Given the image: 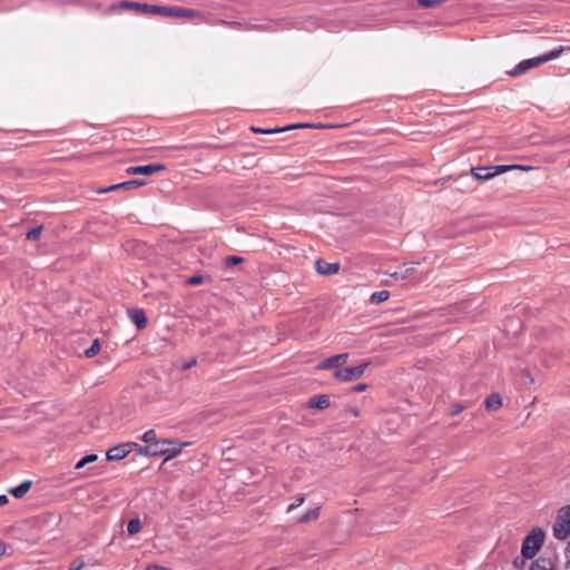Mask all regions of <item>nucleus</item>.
Segmentation results:
<instances>
[{"instance_id":"f257e3e1","label":"nucleus","mask_w":570,"mask_h":570,"mask_svg":"<svg viewBox=\"0 0 570 570\" xmlns=\"http://www.w3.org/2000/svg\"><path fill=\"white\" fill-rule=\"evenodd\" d=\"M544 531L539 527L533 528L522 542L521 557L514 559V568L520 570L523 569L527 560L534 558V556L540 551L544 543Z\"/></svg>"},{"instance_id":"f03ea898","label":"nucleus","mask_w":570,"mask_h":570,"mask_svg":"<svg viewBox=\"0 0 570 570\" xmlns=\"http://www.w3.org/2000/svg\"><path fill=\"white\" fill-rule=\"evenodd\" d=\"M563 48L553 49L544 55H541L539 57L524 59L520 61L513 69L508 71V75L511 77H518L520 75L525 73L532 68L539 67L542 63L549 62L551 60H554L560 57L562 53Z\"/></svg>"},{"instance_id":"7ed1b4c3","label":"nucleus","mask_w":570,"mask_h":570,"mask_svg":"<svg viewBox=\"0 0 570 570\" xmlns=\"http://www.w3.org/2000/svg\"><path fill=\"white\" fill-rule=\"evenodd\" d=\"M515 168L524 169V167L518 165H495L487 167H474L471 169V174L474 179L485 181Z\"/></svg>"},{"instance_id":"20e7f679","label":"nucleus","mask_w":570,"mask_h":570,"mask_svg":"<svg viewBox=\"0 0 570 570\" xmlns=\"http://www.w3.org/2000/svg\"><path fill=\"white\" fill-rule=\"evenodd\" d=\"M552 531L558 540H566L570 535V504L559 510Z\"/></svg>"},{"instance_id":"39448f33","label":"nucleus","mask_w":570,"mask_h":570,"mask_svg":"<svg viewBox=\"0 0 570 570\" xmlns=\"http://www.w3.org/2000/svg\"><path fill=\"white\" fill-rule=\"evenodd\" d=\"M370 362H363L353 367L337 368L333 375L336 380L342 382H352L363 376L365 370L368 367Z\"/></svg>"},{"instance_id":"423d86ee","label":"nucleus","mask_w":570,"mask_h":570,"mask_svg":"<svg viewBox=\"0 0 570 570\" xmlns=\"http://www.w3.org/2000/svg\"><path fill=\"white\" fill-rule=\"evenodd\" d=\"M114 8H125V9H131L139 11L145 14H158L164 16L165 13V6H154V4H147V3H139V2H129V1H122L118 3L117 6H114Z\"/></svg>"},{"instance_id":"0eeeda50","label":"nucleus","mask_w":570,"mask_h":570,"mask_svg":"<svg viewBox=\"0 0 570 570\" xmlns=\"http://www.w3.org/2000/svg\"><path fill=\"white\" fill-rule=\"evenodd\" d=\"M171 442L168 440L158 441L154 448L144 446V455L146 456H157L163 454H168V458H171L180 452V448L170 449Z\"/></svg>"},{"instance_id":"6e6552de","label":"nucleus","mask_w":570,"mask_h":570,"mask_svg":"<svg viewBox=\"0 0 570 570\" xmlns=\"http://www.w3.org/2000/svg\"><path fill=\"white\" fill-rule=\"evenodd\" d=\"M164 17L193 19V18L200 17V12L197 10L186 9V8H181V7L165 6Z\"/></svg>"},{"instance_id":"1a4fd4ad","label":"nucleus","mask_w":570,"mask_h":570,"mask_svg":"<svg viewBox=\"0 0 570 570\" xmlns=\"http://www.w3.org/2000/svg\"><path fill=\"white\" fill-rule=\"evenodd\" d=\"M165 169L161 164H149L144 166H130L126 169L128 175H145L150 176Z\"/></svg>"},{"instance_id":"9d476101","label":"nucleus","mask_w":570,"mask_h":570,"mask_svg":"<svg viewBox=\"0 0 570 570\" xmlns=\"http://www.w3.org/2000/svg\"><path fill=\"white\" fill-rule=\"evenodd\" d=\"M315 269L321 275H334L340 271V263H327L324 259H317Z\"/></svg>"},{"instance_id":"9b49d317","label":"nucleus","mask_w":570,"mask_h":570,"mask_svg":"<svg viewBox=\"0 0 570 570\" xmlns=\"http://www.w3.org/2000/svg\"><path fill=\"white\" fill-rule=\"evenodd\" d=\"M348 358L347 353L337 354L334 356H331L328 358L323 360L318 365V370H328L331 367L337 366L342 363H345Z\"/></svg>"},{"instance_id":"f8f14e48","label":"nucleus","mask_w":570,"mask_h":570,"mask_svg":"<svg viewBox=\"0 0 570 570\" xmlns=\"http://www.w3.org/2000/svg\"><path fill=\"white\" fill-rule=\"evenodd\" d=\"M130 321L137 326L138 330H144L147 325V317L142 309L131 308L128 311Z\"/></svg>"},{"instance_id":"ddd939ff","label":"nucleus","mask_w":570,"mask_h":570,"mask_svg":"<svg viewBox=\"0 0 570 570\" xmlns=\"http://www.w3.org/2000/svg\"><path fill=\"white\" fill-rule=\"evenodd\" d=\"M142 185H145L144 180L132 179V180L124 181L120 184L111 185L107 188L100 189L99 193H108V191L119 190V189L129 190V189L137 188Z\"/></svg>"},{"instance_id":"4468645a","label":"nucleus","mask_w":570,"mask_h":570,"mask_svg":"<svg viewBox=\"0 0 570 570\" xmlns=\"http://www.w3.org/2000/svg\"><path fill=\"white\" fill-rule=\"evenodd\" d=\"M415 267H414V264H404L403 266H401L399 269L394 271V272H386V274L399 281V279H405L407 278L410 275L413 274Z\"/></svg>"},{"instance_id":"2eb2a0df","label":"nucleus","mask_w":570,"mask_h":570,"mask_svg":"<svg viewBox=\"0 0 570 570\" xmlns=\"http://www.w3.org/2000/svg\"><path fill=\"white\" fill-rule=\"evenodd\" d=\"M311 127H314V126L311 124H297V125H293V126H288V127H284V128H272V129H262V128L252 127V130L257 134L271 135V134H276V132H284L289 129L311 128Z\"/></svg>"},{"instance_id":"dca6fc26","label":"nucleus","mask_w":570,"mask_h":570,"mask_svg":"<svg viewBox=\"0 0 570 570\" xmlns=\"http://www.w3.org/2000/svg\"><path fill=\"white\" fill-rule=\"evenodd\" d=\"M127 451L122 444H118L109 449L106 453L108 461H120L127 456Z\"/></svg>"},{"instance_id":"f3484780","label":"nucleus","mask_w":570,"mask_h":570,"mask_svg":"<svg viewBox=\"0 0 570 570\" xmlns=\"http://www.w3.org/2000/svg\"><path fill=\"white\" fill-rule=\"evenodd\" d=\"M31 487H32V481L26 480L22 483H20L19 485L11 488L9 490V493L11 495H13L16 499H21L29 492Z\"/></svg>"},{"instance_id":"a211bd4d","label":"nucleus","mask_w":570,"mask_h":570,"mask_svg":"<svg viewBox=\"0 0 570 570\" xmlns=\"http://www.w3.org/2000/svg\"><path fill=\"white\" fill-rule=\"evenodd\" d=\"M309 407L317 409V410H325L330 406V397L326 394H321L312 397L309 400Z\"/></svg>"},{"instance_id":"6ab92c4d","label":"nucleus","mask_w":570,"mask_h":570,"mask_svg":"<svg viewBox=\"0 0 570 570\" xmlns=\"http://www.w3.org/2000/svg\"><path fill=\"white\" fill-rule=\"evenodd\" d=\"M529 570H553V563L550 559L540 557L531 562Z\"/></svg>"},{"instance_id":"aec40b11","label":"nucleus","mask_w":570,"mask_h":570,"mask_svg":"<svg viewBox=\"0 0 570 570\" xmlns=\"http://www.w3.org/2000/svg\"><path fill=\"white\" fill-rule=\"evenodd\" d=\"M320 515V508L309 509L304 514L297 517V522L305 523L317 519Z\"/></svg>"},{"instance_id":"412c9836","label":"nucleus","mask_w":570,"mask_h":570,"mask_svg":"<svg viewBox=\"0 0 570 570\" xmlns=\"http://www.w3.org/2000/svg\"><path fill=\"white\" fill-rule=\"evenodd\" d=\"M389 298H390V292L389 291H380V292H374L371 295L370 302L372 304L379 305V304L387 301Z\"/></svg>"},{"instance_id":"4be33fe9","label":"nucleus","mask_w":570,"mask_h":570,"mask_svg":"<svg viewBox=\"0 0 570 570\" xmlns=\"http://www.w3.org/2000/svg\"><path fill=\"white\" fill-rule=\"evenodd\" d=\"M484 404L488 410H498L502 405V401L500 395L491 394L487 397Z\"/></svg>"},{"instance_id":"5701e85b","label":"nucleus","mask_w":570,"mask_h":570,"mask_svg":"<svg viewBox=\"0 0 570 570\" xmlns=\"http://www.w3.org/2000/svg\"><path fill=\"white\" fill-rule=\"evenodd\" d=\"M142 441L146 443L145 446L154 448L155 444L158 442L156 432L154 430L146 431L142 435Z\"/></svg>"},{"instance_id":"b1692460","label":"nucleus","mask_w":570,"mask_h":570,"mask_svg":"<svg viewBox=\"0 0 570 570\" xmlns=\"http://www.w3.org/2000/svg\"><path fill=\"white\" fill-rule=\"evenodd\" d=\"M141 530V521L138 518L131 519L127 523V532L130 535L138 533Z\"/></svg>"},{"instance_id":"393cba45","label":"nucleus","mask_w":570,"mask_h":570,"mask_svg":"<svg viewBox=\"0 0 570 570\" xmlns=\"http://www.w3.org/2000/svg\"><path fill=\"white\" fill-rule=\"evenodd\" d=\"M97 460H98L97 454H88L76 463L75 469L80 470V469L85 468L87 464L96 462Z\"/></svg>"},{"instance_id":"a878e982","label":"nucleus","mask_w":570,"mask_h":570,"mask_svg":"<svg viewBox=\"0 0 570 570\" xmlns=\"http://www.w3.org/2000/svg\"><path fill=\"white\" fill-rule=\"evenodd\" d=\"M122 445H124L125 450L127 451V454H129L131 452H136L138 454L144 455V446L138 443L127 442V443H122Z\"/></svg>"},{"instance_id":"bb28decb","label":"nucleus","mask_w":570,"mask_h":570,"mask_svg":"<svg viewBox=\"0 0 570 570\" xmlns=\"http://www.w3.org/2000/svg\"><path fill=\"white\" fill-rule=\"evenodd\" d=\"M100 351V343L98 340H95L91 344L90 347H88L87 350H85V355L86 357H94L95 355H97Z\"/></svg>"},{"instance_id":"cd10ccee","label":"nucleus","mask_w":570,"mask_h":570,"mask_svg":"<svg viewBox=\"0 0 570 570\" xmlns=\"http://www.w3.org/2000/svg\"><path fill=\"white\" fill-rule=\"evenodd\" d=\"M42 234V226H37L27 233V239L37 240Z\"/></svg>"},{"instance_id":"c85d7f7f","label":"nucleus","mask_w":570,"mask_h":570,"mask_svg":"<svg viewBox=\"0 0 570 570\" xmlns=\"http://www.w3.org/2000/svg\"><path fill=\"white\" fill-rule=\"evenodd\" d=\"M444 0H417V3L424 8H432L443 3Z\"/></svg>"},{"instance_id":"c756f323","label":"nucleus","mask_w":570,"mask_h":570,"mask_svg":"<svg viewBox=\"0 0 570 570\" xmlns=\"http://www.w3.org/2000/svg\"><path fill=\"white\" fill-rule=\"evenodd\" d=\"M244 259L240 256H229L226 258V265L227 266L237 265V264L242 263Z\"/></svg>"},{"instance_id":"7c9ffc66","label":"nucleus","mask_w":570,"mask_h":570,"mask_svg":"<svg viewBox=\"0 0 570 570\" xmlns=\"http://www.w3.org/2000/svg\"><path fill=\"white\" fill-rule=\"evenodd\" d=\"M303 503H304V498H303V497L297 498L293 503H291V504L287 507V512L293 511L294 509L298 508V507H299V505H302Z\"/></svg>"},{"instance_id":"2f4dec72","label":"nucleus","mask_w":570,"mask_h":570,"mask_svg":"<svg viewBox=\"0 0 570 570\" xmlns=\"http://www.w3.org/2000/svg\"><path fill=\"white\" fill-rule=\"evenodd\" d=\"M85 562L82 560H73L69 566V570H81Z\"/></svg>"},{"instance_id":"473e14b6","label":"nucleus","mask_w":570,"mask_h":570,"mask_svg":"<svg viewBox=\"0 0 570 570\" xmlns=\"http://www.w3.org/2000/svg\"><path fill=\"white\" fill-rule=\"evenodd\" d=\"M464 406L461 405V404H454L452 407H451V415H458L459 413H461L463 411Z\"/></svg>"},{"instance_id":"72a5a7b5","label":"nucleus","mask_w":570,"mask_h":570,"mask_svg":"<svg viewBox=\"0 0 570 570\" xmlns=\"http://www.w3.org/2000/svg\"><path fill=\"white\" fill-rule=\"evenodd\" d=\"M188 283L190 285H199L203 283V277L202 276H193L188 279Z\"/></svg>"},{"instance_id":"f704fd0d","label":"nucleus","mask_w":570,"mask_h":570,"mask_svg":"<svg viewBox=\"0 0 570 570\" xmlns=\"http://www.w3.org/2000/svg\"><path fill=\"white\" fill-rule=\"evenodd\" d=\"M196 364H197V360L193 358V360L186 362L185 364H183V370H189L193 366H195Z\"/></svg>"},{"instance_id":"c9c22d12","label":"nucleus","mask_w":570,"mask_h":570,"mask_svg":"<svg viewBox=\"0 0 570 570\" xmlns=\"http://www.w3.org/2000/svg\"><path fill=\"white\" fill-rule=\"evenodd\" d=\"M366 389H367V385H366V384H364V383H361V384H357V385L353 386V391H354V392H357V393H358V392H363V391H365Z\"/></svg>"},{"instance_id":"e433bc0d","label":"nucleus","mask_w":570,"mask_h":570,"mask_svg":"<svg viewBox=\"0 0 570 570\" xmlns=\"http://www.w3.org/2000/svg\"><path fill=\"white\" fill-rule=\"evenodd\" d=\"M146 570H169V569L161 567V566L151 564V566H148Z\"/></svg>"},{"instance_id":"4c0bfd02","label":"nucleus","mask_w":570,"mask_h":570,"mask_svg":"<svg viewBox=\"0 0 570 570\" xmlns=\"http://www.w3.org/2000/svg\"><path fill=\"white\" fill-rule=\"evenodd\" d=\"M7 553V546L0 540V558Z\"/></svg>"},{"instance_id":"58836bf2","label":"nucleus","mask_w":570,"mask_h":570,"mask_svg":"<svg viewBox=\"0 0 570 570\" xmlns=\"http://www.w3.org/2000/svg\"><path fill=\"white\" fill-rule=\"evenodd\" d=\"M348 412L351 413V415H353L354 417H357L360 415V411L357 407H350L348 409Z\"/></svg>"},{"instance_id":"ea45409f","label":"nucleus","mask_w":570,"mask_h":570,"mask_svg":"<svg viewBox=\"0 0 570 570\" xmlns=\"http://www.w3.org/2000/svg\"><path fill=\"white\" fill-rule=\"evenodd\" d=\"M8 501H9V500H8V497H7V495H4V494L0 495V507H2V505H4V504H7V503H8Z\"/></svg>"},{"instance_id":"a19ab883","label":"nucleus","mask_w":570,"mask_h":570,"mask_svg":"<svg viewBox=\"0 0 570 570\" xmlns=\"http://www.w3.org/2000/svg\"><path fill=\"white\" fill-rule=\"evenodd\" d=\"M567 558L570 559V542L568 543V547H567Z\"/></svg>"}]
</instances>
